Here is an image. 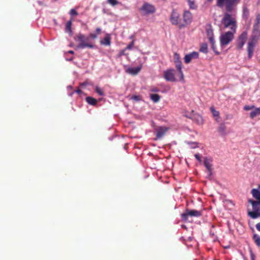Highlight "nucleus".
I'll return each mask as SVG.
<instances>
[{
    "label": "nucleus",
    "mask_w": 260,
    "mask_h": 260,
    "mask_svg": "<svg viewBox=\"0 0 260 260\" xmlns=\"http://www.w3.org/2000/svg\"><path fill=\"white\" fill-rule=\"evenodd\" d=\"M240 2V0H216V6L219 8L224 7L226 11L233 12Z\"/></svg>",
    "instance_id": "obj_1"
},
{
    "label": "nucleus",
    "mask_w": 260,
    "mask_h": 260,
    "mask_svg": "<svg viewBox=\"0 0 260 260\" xmlns=\"http://www.w3.org/2000/svg\"><path fill=\"white\" fill-rule=\"evenodd\" d=\"M231 12L226 11L223 17L221 20V22L223 24L224 28H230L231 31L236 32L237 28V22L235 18L232 17Z\"/></svg>",
    "instance_id": "obj_2"
},
{
    "label": "nucleus",
    "mask_w": 260,
    "mask_h": 260,
    "mask_svg": "<svg viewBox=\"0 0 260 260\" xmlns=\"http://www.w3.org/2000/svg\"><path fill=\"white\" fill-rule=\"evenodd\" d=\"M259 37L260 30H253L251 39L248 43L247 51L248 59H250L252 57L253 53L254 48Z\"/></svg>",
    "instance_id": "obj_3"
},
{
    "label": "nucleus",
    "mask_w": 260,
    "mask_h": 260,
    "mask_svg": "<svg viewBox=\"0 0 260 260\" xmlns=\"http://www.w3.org/2000/svg\"><path fill=\"white\" fill-rule=\"evenodd\" d=\"M89 37H85L82 34H79L75 37V40L79 42L77 46L78 49H84L85 48H93L94 45L88 42Z\"/></svg>",
    "instance_id": "obj_4"
},
{
    "label": "nucleus",
    "mask_w": 260,
    "mask_h": 260,
    "mask_svg": "<svg viewBox=\"0 0 260 260\" xmlns=\"http://www.w3.org/2000/svg\"><path fill=\"white\" fill-rule=\"evenodd\" d=\"M181 20L180 14L176 9H173L170 15V21L171 23L173 25H178L179 28L181 29L185 27V24L184 23H181Z\"/></svg>",
    "instance_id": "obj_5"
},
{
    "label": "nucleus",
    "mask_w": 260,
    "mask_h": 260,
    "mask_svg": "<svg viewBox=\"0 0 260 260\" xmlns=\"http://www.w3.org/2000/svg\"><path fill=\"white\" fill-rule=\"evenodd\" d=\"M235 33L232 31H228L220 36V43L222 48L228 45L233 40Z\"/></svg>",
    "instance_id": "obj_6"
},
{
    "label": "nucleus",
    "mask_w": 260,
    "mask_h": 260,
    "mask_svg": "<svg viewBox=\"0 0 260 260\" xmlns=\"http://www.w3.org/2000/svg\"><path fill=\"white\" fill-rule=\"evenodd\" d=\"M248 203L252 205L253 211H248V215L252 219H256L258 217L260 212V206L254 202V200L249 199Z\"/></svg>",
    "instance_id": "obj_7"
},
{
    "label": "nucleus",
    "mask_w": 260,
    "mask_h": 260,
    "mask_svg": "<svg viewBox=\"0 0 260 260\" xmlns=\"http://www.w3.org/2000/svg\"><path fill=\"white\" fill-rule=\"evenodd\" d=\"M202 215V212L196 210H189L186 209L185 212L181 214V218L183 220L186 221L188 216L200 217Z\"/></svg>",
    "instance_id": "obj_8"
},
{
    "label": "nucleus",
    "mask_w": 260,
    "mask_h": 260,
    "mask_svg": "<svg viewBox=\"0 0 260 260\" xmlns=\"http://www.w3.org/2000/svg\"><path fill=\"white\" fill-rule=\"evenodd\" d=\"M174 56V63L176 69L179 73L180 80H183L184 79V75L182 70V61L180 60L179 55L178 53H175Z\"/></svg>",
    "instance_id": "obj_9"
},
{
    "label": "nucleus",
    "mask_w": 260,
    "mask_h": 260,
    "mask_svg": "<svg viewBox=\"0 0 260 260\" xmlns=\"http://www.w3.org/2000/svg\"><path fill=\"white\" fill-rule=\"evenodd\" d=\"M140 10L146 15L153 13L155 11V7L147 3H145Z\"/></svg>",
    "instance_id": "obj_10"
},
{
    "label": "nucleus",
    "mask_w": 260,
    "mask_h": 260,
    "mask_svg": "<svg viewBox=\"0 0 260 260\" xmlns=\"http://www.w3.org/2000/svg\"><path fill=\"white\" fill-rule=\"evenodd\" d=\"M199 57V54L198 52L193 51L191 53L186 54L184 58V62L186 64L189 63L192 59H197Z\"/></svg>",
    "instance_id": "obj_11"
},
{
    "label": "nucleus",
    "mask_w": 260,
    "mask_h": 260,
    "mask_svg": "<svg viewBox=\"0 0 260 260\" xmlns=\"http://www.w3.org/2000/svg\"><path fill=\"white\" fill-rule=\"evenodd\" d=\"M174 69H170L164 71V78L167 81L174 82L176 80L174 74Z\"/></svg>",
    "instance_id": "obj_12"
},
{
    "label": "nucleus",
    "mask_w": 260,
    "mask_h": 260,
    "mask_svg": "<svg viewBox=\"0 0 260 260\" xmlns=\"http://www.w3.org/2000/svg\"><path fill=\"white\" fill-rule=\"evenodd\" d=\"M182 16L185 25L189 24L191 23L192 21V15L189 10H185Z\"/></svg>",
    "instance_id": "obj_13"
},
{
    "label": "nucleus",
    "mask_w": 260,
    "mask_h": 260,
    "mask_svg": "<svg viewBox=\"0 0 260 260\" xmlns=\"http://www.w3.org/2000/svg\"><path fill=\"white\" fill-rule=\"evenodd\" d=\"M168 128L166 127L160 126L155 129L156 137L155 140L160 139L167 132Z\"/></svg>",
    "instance_id": "obj_14"
},
{
    "label": "nucleus",
    "mask_w": 260,
    "mask_h": 260,
    "mask_svg": "<svg viewBox=\"0 0 260 260\" xmlns=\"http://www.w3.org/2000/svg\"><path fill=\"white\" fill-rule=\"evenodd\" d=\"M142 69V66H139L137 67H129L126 70V72L128 74L136 75L138 74Z\"/></svg>",
    "instance_id": "obj_15"
},
{
    "label": "nucleus",
    "mask_w": 260,
    "mask_h": 260,
    "mask_svg": "<svg viewBox=\"0 0 260 260\" xmlns=\"http://www.w3.org/2000/svg\"><path fill=\"white\" fill-rule=\"evenodd\" d=\"M212 158L211 157H206L204 158V166L207 170L212 169Z\"/></svg>",
    "instance_id": "obj_16"
},
{
    "label": "nucleus",
    "mask_w": 260,
    "mask_h": 260,
    "mask_svg": "<svg viewBox=\"0 0 260 260\" xmlns=\"http://www.w3.org/2000/svg\"><path fill=\"white\" fill-rule=\"evenodd\" d=\"M111 39L110 35L107 34L105 37L101 41V44L106 46H110L111 44Z\"/></svg>",
    "instance_id": "obj_17"
},
{
    "label": "nucleus",
    "mask_w": 260,
    "mask_h": 260,
    "mask_svg": "<svg viewBox=\"0 0 260 260\" xmlns=\"http://www.w3.org/2000/svg\"><path fill=\"white\" fill-rule=\"evenodd\" d=\"M254 110L250 113V117L251 119L254 118L256 116L260 115V108H255Z\"/></svg>",
    "instance_id": "obj_18"
},
{
    "label": "nucleus",
    "mask_w": 260,
    "mask_h": 260,
    "mask_svg": "<svg viewBox=\"0 0 260 260\" xmlns=\"http://www.w3.org/2000/svg\"><path fill=\"white\" fill-rule=\"evenodd\" d=\"M86 101L87 103L92 106H95L98 103L96 99L93 98L92 96H87L86 98Z\"/></svg>",
    "instance_id": "obj_19"
},
{
    "label": "nucleus",
    "mask_w": 260,
    "mask_h": 260,
    "mask_svg": "<svg viewBox=\"0 0 260 260\" xmlns=\"http://www.w3.org/2000/svg\"><path fill=\"white\" fill-rule=\"evenodd\" d=\"M251 193L252 197L255 199H260V190L258 189L253 188L251 190Z\"/></svg>",
    "instance_id": "obj_20"
},
{
    "label": "nucleus",
    "mask_w": 260,
    "mask_h": 260,
    "mask_svg": "<svg viewBox=\"0 0 260 260\" xmlns=\"http://www.w3.org/2000/svg\"><path fill=\"white\" fill-rule=\"evenodd\" d=\"M249 15V11L248 9L246 7H243V18L245 20H247Z\"/></svg>",
    "instance_id": "obj_21"
},
{
    "label": "nucleus",
    "mask_w": 260,
    "mask_h": 260,
    "mask_svg": "<svg viewBox=\"0 0 260 260\" xmlns=\"http://www.w3.org/2000/svg\"><path fill=\"white\" fill-rule=\"evenodd\" d=\"M207 36L209 39V41H213V40H214V34L213 32V30L212 29H208L206 30Z\"/></svg>",
    "instance_id": "obj_22"
},
{
    "label": "nucleus",
    "mask_w": 260,
    "mask_h": 260,
    "mask_svg": "<svg viewBox=\"0 0 260 260\" xmlns=\"http://www.w3.org/2000/svg\"><path fill=\"white\" fill-rule=\"evenodd\" d=\"M225 129L226 127L224 123H221L218 129V132L221 135H225Z\"/></svg>",
    "instance_id": "obj_23"
},
{
    "label": "nucleus",
    "mask_w": 260,
    "mask_h": 260,
    "mask_svg": "<svg viewBox=\"0 0 260 260\" xmlns=\"http://www.w3.org/2000/svg\"><path fill=\"white\" fill-rule=\"evenodd\" d=\"M200 51L204 53H207L208 52V45L207 43H203L201 45Z\"/></svg>",
    "instance_id": "obj_24"
},
{
    "label": "nucleus",
    "mask_w": 260,
    "mask_h": 260,
    "mask_svg": "<svg viewBox=\"0 0 260 260\" xmlns=\"http://www.w3.org/2000/svg\"><path fill=\"white\" fill-rule=\"evenodd\" d=\"M72 21L71 20L68 21L66 24V31L69 32L70 34H72Z\"/></svg>",
    "instance_id": "obj_25"
},
{
    "label": "nucleus",
    "mask_w": 260,
    "mask_h": 260,
    "mask_svg": "<svg viewBox=\"0 0 260 260\" xmlns=\"http://www.w3.org/2000/svg\"><path fill=\"white\" fill-rule=\"evenodd\" d=\"M187 3L190 9L196 10L197 9L198 7L195 4L194 0H187Z\"/></svg>",
    "instance_id": "obj_26"
},
{
    "label": "nucleus",
    "mask_w": 260,
    "mask_h": 260,
    "mask_svg": "<svg viewBox=\"0 0 260 260\" xmlns=\"http://www.w3.org/2000/svg\"><path fill=\"white\" fill-rule=\"evenodd\" d=\"M247 38V32L246 31H243L238 37V39L240 41L246 42Z\"/></svg>",
    "instance_id": "obj_27"
},
{
    "label": "nucleus",
    "mask_w": 260,
    "mask_h": 260,
    "mask_svg": "<svg viewBox=\"0 0 260 260\" xmlns=\"http://www.w3.org/2000/svg\"><path fill=\"white\" fill-rule=\"evenodd\" d=\"M150 97L151 100L154 103L158 102L160 99V96L157 94H151Z\"/></svg>",
    "instance_id": "obj_28"
},
{
    "label": "nucleus",
    "mask_w": 260,
    "mask_h": 260,
    "mask_svg": "<svg viewBox=\"0 0 260 260\" xmlns=\"http://www.w3.org/2000/svg\"><path fill=\"white\" fill-rule=\"evenodd\" d=\"M253 239L255 244L258 246H260V236L257 234H254L253 235Z\"/></svg>",
    "instance_id": "obj_29"
},
{
    "label": "nucleus",
    "mask_w": 260,
    "mask_h": 260,
    "mask_svg": "<svg viewBox=\"0 0 260 260\" xmlns=\"http://www.w3.org/2000/svg\"><path fill=\"white\" fill-rule=\"evenodd\" d=\"M210 44H211V48L213 50V51L215 52V53L216 54V55H219L220 54L219 52H218L217 50H216V46H215V40H213V41H209Z\"/></svg>",
    "instance_id": "obj_30"
},
{
    "label": "nucleus",
    "mask_w": 260,
    "mask_h": 260,
    "mask_svg": "<svg viewBox=\"0 0 260 260\" xmlns=\"http://www.w3.org/2000/svg\"><path fill=\"white\" fill-rule=\"evenodd\" d=\"M94 91L95 92H96L100 95H101V96L105 95V93L104 92V90H103V89H102L101 88H100L99 86H96L95 87Z\"/></svg>",
    "instance_id": "obj_31"
},
{
    "label": "nucleus",
    "mask_w": 260,
    "mask_h": 260,
    "mask_svg": "<svg viewBox=\"0 0 260 260\" xmlns=\"http://www.w3.org/2000/svg\"><path fill=\"white\" fill-rule=\"evenodd\" d=\"M185 143L188 144L191 149H194L198 147L197 142L186 141Z\"/></svg>",
    "instance_id": "obj_32"
},
{
    "label": "nucleus",
    "mask_w": 260,
    "mask_h": 260,
    "mask_svg": "<svg viewBox=\"0 0 260 260\" xmlns=\"http://www.w3.org/2000/svg\"><path fill=\"white\" fill-rule=\"evenodd\" d=\"M245 42L244 41H240L238 40L237 43V47L238 49H242L244 45Z\"/></svg>",
    "instance_id": "obj_33"
},
{
    "label": "nucleus",
    "mask_w": 260,
    "mask_h": 260,
    "mask_svg": "<svg viewBox=\"0 0 260 260\" xmlns=\"http://www.w3.org/2000/svg\"><path fill=\"white\" fill-rule=\"evenodd\" d=\"M131 99L136 102H139L142 100V97L140 95H134L131 97Z\"/></svg>",
    "instance_id": "obj_34"
},
{
    "label": "nucleus",
    "mask_w": 260,
    "mask_h": 260,
    "mask_svg": "<svg viewBox=\"0 0 260 260\" xmlns=\"http://www.w3.org/2000/svg\"><path fill=\"white\" fill-rule=\"evenodd\" d=\"M211 111L214 117L218 116L219 115V113L218 111H216L213 107H211L210 108Z\"/></svg>",
    "instance_id": "obj_35"
},
{
    "label": "nucleus",
    "mask_w": 260,
    "mask_h": 260,
    "mask_svg": "<svg viewBox=\"0 0 260 260\" xmlns=\"http://www.w3.org/2000/svg\"><path fill=\"white\" fill-rule=\"evenodd\" d=\"M74 93H77L78 94H81L82 93V91L80 89H78L77 90H74L72 92L69 93L68 94L69 96H72Z\"/></svg>",
    "instance_id": "obj_36"
},
{
    "label": "nucleus",
    "mask_w": 260,
    "mask_h": 260,
    "mask_svg": "<svg viewBox=\"0 0 260 260\" xmlns=\"http://www.w3.org/2000/svg\"><path fill=\"white\" fill-rule=\"evenodd\" d=\"M108 2L113 6H116L118 4L117 0H108Z\"/></svg>",
    "instance_id": "obj_37"
},
{
    "label": "nucleus",
    "mask_w": 260,
    "mask_h": 260,
    "mask_svg": "<svg viewBox=\"0 0 260 260\" xmlns=\"http://www.w3.org/2000/svg\"><path fill=\"white\" fill-rule=\"evenodd\" d=\"M70 14L73 16H77L78 15V12L75 9H72L70 10Z\"/></svg>",
    "instance_id": "obj_38"
},
{
    "label": "nucleus",
    "mask_w": 260,
    "mask_h": 260,
    "mask_svg": "<svg viewBox=\"0 0 260 260\" xmlns=\"http://www.w3.org/2000/svg\"><path fill=\"white\" fill-rule=\"evenodd\" d=\"M260 27V23H257L256 22H254L253 26V30H260L259 29Z\"/></svg>",
    "instance_id": "obj_39"
},
{
    "label": "nucleus",
    "mask_w": 260,
    "mask_h": 260,
    "mask_svg": "<svg viewBox=\"0 0 260 260\" xmlns=\"http://www.w3.org/2000/svg\"><path fill=\"white\" fill-rule=\"evenodd\" d=\"M134 45V40L132 41L125 48V49L131 50L132 49Z\"/></svg>",
    "instance_id": "obj_40"
},
{
    "label": "nucleus",
    "mask_w": 260,
    "mask_h": 260,
    "mask_svg": "<svg viewBox=\"0 0 260 260\" xmlns=\"http://www.w3.org/2000/svg\"><path fill=\"white\" fill-rule=\"evenodd\" d=\"M254 108V106H253V105H252V106L245 105L244 107V109L246 111L252 110V109H253Z\"/></svg>",
    "instance_id": "obj_41"
},
{
    "label": "nucleus",
    "mask_w": 260,
    "mask_h": 260,
    "mask_svg": "<svg viewBox=\"0 0 260 260\" xmlns=\"http://www.w3.org/2000/svg\"><path fill=\"white\" fill-rule=\"evenodd\" d=\"M196 120H197V123L199 124H201L203 123V120L202 117L199 115L197 116Z\"/></svg>",
    "instance_id": "obj_42"
},
{
    "label": "nucleus",
    "mask_w": 260,
    "mask_h": 260,
    "mask_svg": "<svg viewBox=\"0 0 260 260\" xmlns=\"http://www.w3.org/2000/svg\"><path fill=\"white\" fill-rule=\"evenodd\" d=\"M212 175V169L207 170V178H208L209 179H211Z\"/></svg>",
    "instance_id": "obj_43"
},
{
    "label": "nucleus",
    "mask_w": 260,
    "mask_h": 260,
    "mask_svg": "<svg viewBox=\"0 0 260 260\" xmlns=\"http://www.w3.org/2000/svg\"><path fill=\"white\" fill-rule=\"evenodd\" d=\"M195 158L199 161L201 162V155L199 153H196L194 154Z\"/></svg>",
    "instance_id": "obj_44"
},
{
    "label": "nucleus",
    "mask_w": 260,
    "mask_h": 260,
    "mask_svg": "<svg viewBox=\"0 0 260 260\" xmlns=\"http://www.w3.org/2000/svg\"><path fill=\"white\" fill-rule=\"evenodd\" d=\"M150 91L151 92H156L159 91V89L157 87H153L151 88Z\"/></svg>",
    "instance_id": "obj_45"
},
{
    "label": "nucleus",
    "mask_w": 260,
    "mask_h": 260,
    "mask_svg": "<svg viewBox=\"0 0 260 260\" xmlns=\"http://www.w3.org/2000/svg\"><path fill=\"white\" fill-rule=\"evenodd\" d=\"M255 22L260 23V14L256 15Z\"/></svg>",
    "instance_id": "obj_46"
},
{
    "label": "nucleus",
    "mask_w": 260,
    "mask_h": 260,
    "mask_svg": "<svg viewBox=\"0 0 260 260\" xmlns=\"http://www.w3.org/2000/svg\"><path fill=\"white\" fill-rule=\"evenodd\" d=\"M251 260H255V255L251 250H250Z\"/></svg>",
    "instance_id": "obj_47"
},
{
    "label": "nucleus",
    "mask_w": 260,
    "mask_h": 260,
    "mask_svg": "<svg viewBox=\"0 0 260 260\" xmlns=\"http://www.w3.org/2000/svg\"><path fill=\"white\" fill-rule=\"evenodd\" d=\"M88 37L91 38L92 39H96L97 38V35L95 34L91 33L89 34V36Z\"/></svg>",
    "instance_id": "obj_48"
},
{
    "label": "nucleus",
    "mask_w": 260,
    "mask_h": 260,
    "mask_svg": "<svg viewBox=\"0 0 260 260\" xmlns=\"http://www.w3.org/2000/svg\"><path fill=\"white\" fill-rule=\"evenodd\" d=\"M125 49H123V50H121L119 52V55L120 56H122V55H124L125 54Z\"/></svg>",
    "instance_id": "obj_49"
},
{
    "label": "nucleus",
    "mask_w": 260,
    "mask_h": 260,
    "mask_svg": "<svg viewBox=\"0 0 260 260\" xmlns=\"http://www.w3.org/2000/svg\"><path fill=\"white\" fill-rule=\"evenodd\" d=\"M87 84H88V83H87L86 81H85V82H84L81 83L80 84V86L81 87H84V86H85L87 85Z\"/></svg>",
    "instance_id": "obj_50"
},
{
    "label": "nucleus",
    "mask_w": 260,
    "mask_h": 260,
    "mask_svg": "<svg viewBox=\"0 0 260 260\" xmlns=\"http://www.w3.org/2000/svg\"><path fill=\"white\" fill-rule=\"evenodd\" d=\"M255 227L256 230L260 232V222L255 225Z\"/></svg>",
    "instance_id": "obj_51"
},
{
    "label": "nucleus",
    "mask_w": 260,
    "mask_h": 260,
    "mask_svg": "<svg viewBox=\"0 0 260 260\" xmlns=\"http://www.w3.org/2000/svg\"><path fill=\"white\" fill-rule=\"evenodd\" d=\"M95 31L97 34H99L101 32V29L100 27H98L96 28Z\"/></svg>",
    "instance_id": "obj_52"
},
{
    "label": "nucleus",
    "mask_w": 260,
    "mask_h": 260,
    "mask_svg": "<svg viewBox=\"0 0 260 260\" xmlns=\"http://www.w3.org/2000/svg\"><path fill=\"white\" fill-rule=\"evenodd\" d=\"M257 201H254V202L256 203L258 205L260 206V199H256Z\"/></svg>",
    "instance_id": "obj_53"
},
{
    "label": "nucleus",
    "mask_w": 260,
    "mask_h": 260,
    "mask_svg": "<svg viewBox=\"0 0 260 260\" xmlns=\"http://www.w3.org/2000/svg\"><path fill=\"white\" fill-rule=\"evenodd\" d=\"M72 59H73V57H71L66 58V60L68 61H71V60H72Z\"/></svg>",
    "instance_id": "obj_54"
},
{
    "label": "nucleus",
    "mask_w": 260,
    "mask_h": 260,
    "mask_svg": "<svg viewBox=\"0 0 260 260\" xmlns=\"http://www.w3.org/2000/svg\"><path fill=\"white\" fill-rule=\"evenodd\" d=\"M68 53H70V54H74V51L73 50H70L68 52Z\"/></svg>",
    "instance_id": "obj_55"
},
{
    "label": "nucleus",
    "mask_w": 260,
    "mask_h": 260,
    "mask_svg": "<svg viewBox=\"0 0 260 260\" xmlns=\"http://www.w3.org/2000/svg\"><path fill=\"white\" fill-rule=\"evenodd\" d=\"M67 88H68V90H69V89H72V86H71V85H69V86L67 87Z\"/></svg>",
    "instance_id": "obj_56"
},
{
    "label": "nucleus",
    "mask_w": 260,
    "mask_h": 260,
    "mask_svg": "<svg viewBox=\"0 0 260 260\" xmlns=\"http://www.w3.org/2000/svg\"><path fill=\"white\" fill-rule=\"evenodd\" d=\"M207 2L209 3H211L213 0H206Z\"/></svg>",
    "instance_id": "obj_57"
},
{
    "label": "nucleus",
    "mask_w": 260,
    "mask_h": 260,
    "mask_svg": "<svg viewBox=\"0 0 260 260\" xmlns=\"http://www.w3.org/2000/svg\"><path fill=\"white\" fill-rule=\"evenodd\" d=\"M258 189L259 190V189H260V184L258 185Z\"/></svg>",
    "instance_id": "obj_58"
}]
</instances>
